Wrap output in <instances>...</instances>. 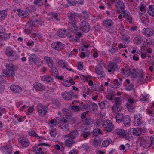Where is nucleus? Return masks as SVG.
Segmentation results:
<instances>
[{"mask_svg":"<svg viewBox=\"0 0 154 154\" xmlns=\"http://www.w3.org/2000/svg\"><path fill=\"white\" fill-rule=\"evenodd\" d=\"M79 14L77 13L70 12L68 14V17L69 20L68 25L71 27V31L75 32L78 30L76 24L78 22V17Z\"/></svg>","mask_w":154,"mask_h":154,"instance_id":"nucleus-1","label":"nucleus"},{"mask_svg":"<svg viewBox=\"0 0 154 154\" xmlns=\"http://www.w3.org/2000/svg\"><path fill=\"white\" fill-rule=\"evenodd\" d=\"M139 140L140 146L143 148H148L154 144V138L151 137L150 138V140H147L145 137H140Z\"/></svg>","mask_w":154,"mask_h":154,"instance_id":"nucleus-2","label":"nucleus"},{"mask_svg":"<svg viewBox=\"0 0 154 154\" xmlns=\"http://www.w3.org/2000/svg\"><path fill=\"white\" fill-rule=\"evenodd\" d=\"M134 125L135 126H144L145 122L142 120L141 115L140 114H137L134 115Z\"/></svg>","mask_w":154,"mask_h":154,"instance_id":"nucleus-3","label":"nucleus"},{"mask_svg":"<svg viewBox=\"0 0 154 154\" xmlns=\"http://www.w3.org/2000/svg\"><path fill=\"white\" fill-rule=\"evenodd\" d=\"M38 112L39 116L43 117L45 116L48 112V108L43 105L41 104H39L37 106Z\"/></svg>","mask_w":154,"mask_h":154,"instance_id":"nucleus-4","label":"nucleus"},{"mask_svg":"<svg viewBox=\"0 0 154 154\" xmlns=\"http://www.w3.org/2000/svg\"><path fill=\"white\" fill-rule=\"evenodd\" d=\"M103 126L105 128L104 130L106 132H111L113 130L114 128V125L109 120H105Z\"/></svg>","mask_w":154,"mask_h":154,"instance_id":"nucleus-5","label":"nucleus"},{"mask_svg":"<svg viewBox=\"0 0 154 154\" xmlns=\"http://www.w3.org/2000/svg\"><path fill=\"white\" fill-rule=\"evenodd\" d=\"M38 21L37 20L33 19L30 22H28L26 24V29L24 30L25 33L28 34L31 33L32 31V26L35 25V23L37 22Z\"/></svg>","mask_w":154,"mask_h":154,"instance_id":"nucleus-6","label":"nucleus"},{"mask_svg":"<svg viewBox=\"0 0 154 154\" xmlns=\"http://www.w3.org/2000/svg\"><path fill=\"white\" fill-rule=\"evenodd\" d=\"M102 63H99L96 66L95 69V73L100 75L101 78L104 77L105 76V73L103 70Z\"/></svg>","mask_w":154,"mask_h":154,"instance_id":"nucleus-7","label":"nucleus"},{"mask_svg":"<svg viewBox=\"0 0 154 154\" xmlns=\"http://www.w3.org/2000/svg\"><path fill=\"white\" fill-rule=\"evenodd\" d=\"M135 100L133 99L130 98L128 100L126 106L128 110L130 112H133L135 107L134 105Z\"/></svg>","mask_w":154,"mask_h":154,"instance_id":"nucleus-8","label":"nucleus"},{"mask_svg":"<svg viewBox=\"0 0 154 154\" xmlns=\"http://www.w3.org/2000/svg\"><path fill=\"white\" fill-rule=\"evenodd\" d=\"M90 26L88 22L82 21L80 24V30L85 33L88 32L90 30Z\"/></svg>","mask_w":154,"mask_h":154,"instance_id":"nucleus-9","label":"nucleus"},{"mask_svg":"<svg viewBox=\"0 0 154 154\" xmlns=\"http://www.w3.org/2000/svg\"><path fill=\"white\" fill-rule=\"evenodd\" d=\"M114 133L120 137L123 138H126L128 132L127 130L122 129L118 128L114 131Z\"/></svg>","mask_w":154,"mask_h":154,"instance_id":"nucleus-10","label":"nucleus"},{"mask_svg":"<svg viewBox=\"0 0 154 154\" xmlns=\"http://www.w3.org/2000/svg\"><path fill=\"white\" fill-rule=\"evenodd\" d=\"M114 24V22L110 19H106L103 21V26L107 29L113 27Z\"/></svg>","mask_w":154,"mask_h":154,"instance_id":"nucleus-11","label":"nucleus"},{"mask_svg":"<svg viewBox=\"0 0 154 154\" xmlns=\"http://www.w3.org/2000/svg\"><path fill=\"white\" fill-rule=\"evenodd\" d=\"M65 145L67 147H71L72 145L75 143V141L74 140L75 139H73L67 135L65 136Z\"/></svg>","mask_w":154,"mask_h":154,"instance_id":"nucleus-12","label":"nucleus"},{"mask_svg":"<svg viewBox=\"0 0 154 154\" xmlns=\"http://www.w3.org/2000/svg\"><path fill=\"white\" fill-rule=\"evenodd\" d=\"M120 13L123 14V17L126 19L130 23H131L132 19L130 14V13L128 11L124 9L121 12H120Z\"/></svg>","mask_w":154,"mask_h":154,"instance_id":"nucleus-13","label":"nucleus"},{"mask_svg":"<svg viewBox=\"0 0 154 154\" xmlns=\"http://www.w3.org/2000/svg\"><path fill=\"white\" fill-rule=\"evenodd\" d=\"M52 48L57 51L63 48L64 46L62 43L59 41L54 42L51 44Z\"/></svg>","mask_w":154,"mask_h":154,"instance_id":"nucleus-14","label":"nucleus"},{"mask_svg":"<svg viewBox=\"0 0 154 154\" xmlns=\"http://www.w3.org/2000/svg\"><path fill=\"white\" fill-rule=\"evenodd\" d=\"M115 6L118 10L120 12L125 9V4L122 0H118L116 3Z\"/></svg>","mask_w":154,"mask_h":154,"instance_id":"nucleus-15","label":"nucleus"},{"mask_svg":"<svg viewBox=\"0 0 154 154\" xmlns=\"http://www.w3.org/2000/svg\"><path fill=\"white\" fill-rule=\"evenodd\" d=\"M108 72L110 73H113L114 72L118 69L116 65L114 63H110L108 65Z\"/></svg>","mask_w":154,"mask_h":154,"instance_id":"nucleus-16","label":"nucleus"},{"mask_svg":"<svg viewBox=\"0 0 154 154\" xmlns=\"http://www.w3.org/2000/svg\"><path fill=\"white\" fill-rule=\"evenodd\" d=\"M142 32V34L148 37H150L153 34V30L150 28H146L143 29Z\"/></svg>","mask_w":154,"mask_h":154,"instance_id":"nucleus-17","label":"nucleus"},{"mask_svg":"<svg viewBox=\"0 0 154 154\" xmlns=\"http://www.w3.org/2000/svg\"><path fill=\"white\" fill-rule=\"evenodd\" d=\"M33 87L36 91H43L45 89V87L43 85L38 82L33 84Z\"/></svg>","mask_w":154,"mask_h":154,"instance_id":"nucleus-18","label":"nucleus"},{"mask_svg":"<svg viewBox=\"0 0 154 154\" xmlns=\"http://www.w3.org/2000/svg\"><path fill=\"white\" fill-rule=\"evenodd\" d=\"M18 140L24 147H27L30 144L28 140L24 137H20L18 139Z\"/></svg>","mask_w":154,"mask_h":154,"instance_id":"nucleus-19","label":"nucleus"},{"mask_svg":"<svg viewBox=\"0 0 154 154\" xmlns=\"http://www.w3.org/2000/svg\"><path fill=\"white\" fill-rule=\"evenodd\" d=\"M11 90L15 93H19L22 91V88L17 85H13L10 87Z\"/></svg>","mask_w":154,"mask_h":154,"instance_id":"nucleus-20","label":"nucleus"},{"mask_svg":"<svg viewBox=\"0 0 154 154\" xmlns=\"http://www.w3.org/2000/svg\"><path fill=\"white\" fill-rule=\"evenodd\" d=\"M79 134L78 130L76 129H74L70 131L69 133L67 136L73 139H75L78 137Z\"/></svg>","mask_w":154,"mask_h":154,"instance_id":"nucleus-21","label":"nucleus"},{"mask_svg":"<svg viewBox=\"0 0 154 154\" xmlns=\"http://www.w3.org/2000/svg\"><path fill=\"white\" fill-rule=\"evenodd\" d=\"M61 95L63 99L66 100H70L72 99V95L69 92L64 91L61 93Z\"/></svg>","mask_w":154,"mask_h":154,"instance_id":"nucleus-22","label":"nucleus"},{"mask_svg":"<svg viewBox=\"0 0 154 154\" xmlns=\"http://www.w3.org/2000/svg\"><path fill=\"white\" fill-rule=\"evenodd\" d=\"M144 133L143 130L140 128H136L134 129H133L132 133L135 136H140L142 133Z\"/></svg>","mask_w":154,"mask_h":154,"instance_id":"nucleus-23","label":"nucleus"},{"mask_svg":"<svg viewBox=\"0 0 154 154\" xmlns=\"http://www.w3.org/2000/svg\"><path fill=\"white\" fill-rule=\"evenodd\" d=\"M58 15L56 13H51L48 14L47 19L49 20L52 19H55L57 21H59V20L58 18Z\"/></svg>","mask_w":154,"mask_h":154,"instance_id":"nucleus-24","label":"nucleus"},{"mask_svg":"<svg viewBox=\"0 0 154 154\" xmlns=\"http://www.w3.org/2000/svg\"><path fill=\"white\" fill-rule=\"evenodd\" d=\"M123 124L126 126H128L130 125L131 122L130 117L128 115L125 116L122 120Z\"/></svg>","mask_w":154,"mask_h":154,"instance_id":"nucleus-25","label":"nucleus"},{"mask_svg":"<svg viewBox=\"0 0 154 154\" xmlns=\"http://www.w3.org/2000/svg\"><path fill=\"white\" fill-rule=\"evenodd\" d=\"M18 15L20 17L26 18L29 17V14L28 12L24 11H21L20 9L18 10Z\"/></svg>","mask_w":154,"mask_h":154,"instance_id":"nucleus-26","label":"nucleus"},{"mask_svg":"<svg viewBox=\"0 0 154 154\" xmlns=\"http://www.w3.org/2000/svg\"><path fill=\"white\" fill-rule=\"evenodd\" d=\"M28 59L30 63H35L37 60V57L34 54H30Z\"/></svg>","mask_w":154,"mask_h":154,"instance_id":"nucleus-27","label":"nucleus"},{"mask_svg":"<svg viewBox=\"0 0 154 154\" xmlns=\"http://www.w3.org/2000/svg\"><path fill=\"white\" fill-rule=\"evenodd\" d=\"M98 104L100 108L102 109L109 108L110 106V103L106 100H103Z\"/></svg>","mask_w":154,"mask_h":154,"instance_id":"nucleus-28","label":"nucleus"},{"mask_svg":"<svg viewBox=\"0 0 154 154\" xmlns=\"http://www.w3.org/2000/svg\"><path fill=\"white\" fill-rule=\"evenodd\" d=\"M45 62L47 64L48 66L51 67L53 66V61L51 58L48 56H45L44 57Z\"/></svg>","mask_w":154,"mask_h":154,"instance_id":"nucleus-29","label":"nucleus"},{"mask_svg":"<svg viewBox=\"0 0 154 154\" xmlns=\"http://www.w3.org/2000/svg\"><path fill=\"white\" fill-rule=\"evenodd\" d=\"M5 52L8 56H13L14 55V50L9 47L6 48Z\"/></svg>","mask_w":154,"mask_h":154,"instance_id":"nucleus-30","label":"nucleus"},{"mask_svg":"<svg viewBox=\"0 0 154 154\" xmlns=\"http://www.w3.org/2000/svg\"><path fill=\"white\" fill-rule=\"evenodd\" d=\"M6 67L9 70V71L11 72H14V71L16 70V67L12 63H7L6 65Z\"/></svg>","mask_w":154,"mask_h":154,"instance_id":"nucleus-31","label":"nucleus"},{"mask_svg":"<svg viewBox=\"0 0 154 154\" xmlns=\"http://www.w3.org/2000/svg\"><path fill=\"white\" fill-rule=\"evenodd\" d=\"M3 150L5 154H11L12 147L10 146H5L3 147Z\"/></svg>","mask_w":154,"mask_h":154,"instance_id":"nucleus-32","label":"nucleus"},{"mask_svg":"<svg viewBox=\"0 0 154 154\" xmlns=\"http://www.w3.org/2000/svg\"><path fill=\"white\" fill-rule=\"evenodd\" d=\"M90 16V13L86 10H85L82 12V13L81 15H79V17L81 18H82L85 19H88Z\"/></svg>","mask_w":154,"mask_h":154,"instance_id":"nucleus-33","label":"nucleus"},{"mask_svg":"<svg viewBox=\"0 0 154 154\" xmlns=\"http://www.w3.org/2000/svg\"><path fill=\"white\" fill-rule=\"evenodd\" d=\"M123 108L121 107V105H113L112 107V110L115 113H118L121 111Z\"/></svg>","mask_w":154,"mask_h":154,"instance_id":"nucleus-34","label":"nucleus"},{"mask_svg":"<svg viewBox=\"0 0 154 154\" xmlns=\"http://www.w3.org/2000/svg\"><path fill=\"white\" fill-rule=\"evenodd\" d=\"M1 34H2L0 35V41L6 40L7 39L9 38V35H11V33H9V35H8L7 33L4 32Z\"/></svg>","mask_w":154,"mask_h":154,"instance_id":"nucleus-35","label":"nucleus"},{"mask_svg":"<svg viewBox=\"0 0 154 154\" xmlns=\"http://www.w3.org/2000/svg\"><path fill=\"white\" fill-rule=\"evenodd\" d=\"M147 76H145L144 75H140L139 77V81L141 84L144 83L147 80Z\"/></svg>","mask_w":154,"mask_h":154,"instance_id":"nucleus-36","label":"nucleus"},{"mask_svg":"<svg viewBox=\"0 0 154 154\" xmlns=\"http://www.w3.org/2000/svg\"><path fill=\"white\" fill-rule=\"evenodd\" d=\"M84 124L86 125H90L93 124L94 120L91 118H86L83 122Z\"/></svg>","mask_w":154,"mask_h":154,"instance_id":"nucleus-37","label":"nucleus"},{"mask_svg":"<svg viewBox=\"0 0 154 154\" xmlns=\"http://www.w3.org/2000/svg\"><path fill=\"white\" fill-rule=\"evenodd\" d=\"M122 79V78H119L118 79H115L113 81V83L115 85L114 88H118L119 86L121 84Z\"/></svg>","mask_w":154,"mask_h":154,"instance_id":"nucleus-38","label":"nucleus"},{"mask_svg":"<svg viewBox=\"0 0 154 154\" xmlns=\"http://www.w3.org/2000/svg\"><path fill=\"white\" fill-rule=\"evenodd\" d=\"M123 114L121 113H118L116 117V121L118 123L121 122L123 120Z\"/></svg>","mask_w":154,"mask_h":154,"instance_id":"nucleus-39","label":"nucleus"},{"mask_svg":"<svg viewBox=\"0 0 154 154\" xmlns=\"http://www.w3.org/2000/svg\"><path fill=\"white\" fill-rule=\"evenodd\" d=\"M7 15V12L5 10L0 11V20L4 19Z\"/></svg>","mask_w":154,"mask_h":154,"instance_id":"nucleus-40","label":"nucleus"},{"mask_svg":"<svg viewBox=\"0 0 154 154\" xmlns=\"http://www.w3.org/2000/svg\"><path fill=\"white\" fill-rule=\"evenodd\" d=\"M14 74V72H10V71H9L8 72L7 71L5 70H3L2 73V74L3 76H11L13 75Z\"/></svg>","mask_w":154,"mask_h":154,"instance_id":"nucleus-41","label":"nucleus"},{"mask_svg":"<svg viewBox=\"0 0 154 154\" xmlns=\"http://www.w3.org/2000/svg\"><path fill=\"white\" fill-rule=\"evenodd\" d=\"M66 31L63 29H59L57 32V35L60 37H64L66 35Z\"/></svg>","mask_w":154,"mask_h":154,"instance_id":"nucleus-42","label":"nucleus"},{"mask_svg":"<svg viewBox=\"0 0 154 154\" xmlns=\"http://www.w3.org/2000/svg\"><path fill=\"white\" fill-rule=\"evenodd\" d=\"M148 12L150 15L154 17V5L149 6Z\"/></svg>","mask_w":154,"mask_h":154,"instance_id":"nucleus-43","label":"nucleus"},{"mask_svg":"<svg viewBox=\"0 0 154 154\" xmlns=\"http://www.w3.org/2000/svg\"><path fill=\"white\" fill-rule=\"evenodd\" d=\"M112 140L110 139H108L104 141L101 146L102 147H106L112 142Z\"/></svg>","mask_w":154,"mask_h":154,"instance_id":"nucleus-44","label":"nucleus"},{"mask_svg":"<svg viewBox=\"0 0 154 154\" xmlns=\"http://www.w3.org/2000/svg\"><path fill=\"white\" fill-rule=\"evenodd\" d=\"M62 124V125L61 126V129L65 131H68L69 130V126L68 123H63Z\"/></svg>","mask_w":154,"mask_h":154,"instance_id":"nucleus-45","label":"nucleus"},{"mask_svg":"<svg viewBox=\"0 0 154 154\" xmlns=\"http://www.w3.org/2000/svg\"><path fill=\"white\" fill-rule=\"evenodd\" d=\"M115 103L113 105H117L119 106L121 105V99L119 97L115 98L114 99Z\"/></svg>","mask_w":154,"mask_h":154,"instance_id":"nucleus-46","label":"nucleus"},{"mask_svg":"<svg viewBox=\"0 0 154 154\" xmlns=\"http://www.w3.org/2000/svg\"><path fill=\"white\" fill-rule=\"evenodd\" d=\"M42 80L46 82H50L52 80V78L51 77L48 75H45L41 78Z\"/></svg>","mask_w":154,"mask_h":154,"instance_id":"nucleus-47","label":"nucleus"},{"mask_svg":"<svg viewBox=\"0 0 154 154\" xmlns=\"http://www.w3.org/2000/svg\"><path fill=\"white\" fill-rule=\"evenodd\" d=\"M50 126L51 127V128L50 131V135L53 137H55L57 134L56 130L55 129H54L52 128L53 127L52 126Z\"/></svg>","mask_w":154,"mask_h":154,"instance_id":"nucleus-48","label":"nucleus"},{"mask_svg":"<svg viewBox=\"0 0 154 154\" xmlns=\"http://www.w3.org/2000/svg\"><path fill=\"white\" fill-rule=\"evenodd\" d=\"M83 102L81 103V105H79L80 110L84 111L85 109H86L88 108V106L87 104H83Z\"/></svg>","mask_w":154,"mask_h":154,"instance_id":"nucleus-49","label":"nucleus"},{"mask_svg":"<svg viewBox=\"0 0 154 154\" xmlns=\"http://www.w3.org/2000/svg\"><path fill=\"white\" fill-rule=\"evenodd\" d=\"M51 67V72L52 75L54 77H56L57 75V69L52 66Z\"/></svg>","mask_w":154,"mask_h":154,"instance_id":"nucleus-50","label":"nucleus"},{"mask_svg":"<svg viewBox=\"0 0 154 154\" xmlns=\"http://www.w3.org/2000/svg\"><path fill=\"white\" fill-rule=\"evenodd\" d=\"M33 151L35 152V154H44V152L42 150L41 148H37L35 149Z\"/></svg>","mask_w":154,"mask_h":154,"instance_id":"nucleus-51","label":"nucleus"},{"mask_svg":"<svg viewBox=\"0 0 154 154\" xmlns=\"http://www.w3.org/2000/svg\"><path fill=\"white\" fill-rule=\"evenodd\" d=\"M93 132L94 136H98L101 133V130L100 129L96 128L94 130Z\"/></svg>","mask_w":154,"mask_h":154,"instance_id":"nucleus-52","label":"nucleus"},{"mask_svg":"<svg viewBox=\"0 0 154 154\" xmlns=\"http://www.w3.org/2000/svg\"><path fill=\"white\" fill-rule=\"evenodd\" d=\"M135 42L136 44H140L143 41V39L140 37H136L135 38Z\"/></svg>","mask_w":154,"mask_h":154,"instance_id":"nucleus-53","label":"nucleus"},{"mask_svg":"<svg viewBox=\"0 0 154 154\" xmlns=\"http://www.w3.org/2000/svg\"><path fill=\"white\" fill-rule=\"evenodd\" d=\"M58 64L63 68H64L66 66V63L62 60H60L58 61Z\"/></svg>","mask_w":154,"mask_h":154,"instance_id":"nucleus-54","label":"nucleus"},{"mask_svg":"<svg viewBox=\"0 0 154 154\" xmlns=\"http://www.w3.org/2000/svg\"><path fill=\"white\" fill-rule=\"evenodd\" d=\"M68 3L71 5L75 6L76 5L77 3V1L76 0H67Z\"/></svg>","mask_w":154,"mask_h":154,"instance_id":"nucleus-55","label":"nucleus"},{"mask_svg":"<svg viewBox=\"0 0 154 154\" xmlns=\"http://www.w3.org/2000/svg\"><path fill=\"white\" fill-rule=\"evenodd\" d=\"M90 133L89 131H84L83 133L81 134V136L83 137L84 138L86 139L88 135H90Z\"/></svg>","mask_w":154,"mask_h":154,"instance_id":"nucleus-56","label":"nucleus"},{"mask_svg":"<svg viewBox=\"0 0 154 154\" xmlns=\"http://www.w3.org/2000/svg\"><path fill=\"white\" fill-rule=\"evenodd\" d=\"M29 135L30 136H34L36 137H38L39 138V137L37 134L36 132L34 130H32L28 132Z\"/></svg>","mask_w":154,"mask_h":154,"instance_id":"nucleus-57","label":"nucleus"},{"mask_svg":"<svg viewBox=\"0 0 154 154\" xmlns=\"http://www.w3.org/2000/svg\"><path fill=\"white\" fill-rule=\"evenodd\" d=\"M133 72L131 73V76L133 78H136L137 76L138 72L136 71V70L135 69H133Z\"/></svg>","mask_w":154,"mask_h":154,"instance_id":"nucleus-58","label":"nucleus"},{"mask_svg":"<svg viewBox=\"0 0 154 154\" xmlns=\"http://www.w3.org/2000/svg\"><path fill=\"white\" fill-rule=\"evenodd\" d=\"M139 9L140 11L143 13H141V14H142L145 12L146 11V9L145 8V6L144 5H141L139 8Z\"/></svg>","mask_w":154,"mask_h":154,"instance_id":"nucleus-59","label":"nucleus"},{"mask_svg":"<svg viewBox=\"0 0 154 154\" xmlns=\"http://www.w3.org/2000/svg\"><path fill=\"white\" fill-rule=\"evenodd\" d=\"M71 110H73L75 112L80 111L79 106H71Z\"/></svg>","mask_w":154,"mask_h":154,"instance_id":"nucleus-60","label":"nucleus"},{"mask_svg":"<svg viewBox=\"0 0 154 154\" xmlns=\"http://www.w3.org/2000/svg\"><path fill=\"white\" fill-rule=\"evenodd\" d=\"M34 3L39 6H41L43 4L42 0H34Z\"/></svg>","mask_w":154,"mask_h":154,"instance_id":"nucleus-61","label":"nucleus"},{"mask_svg":"<svg viewBox=\"0 0 154 154\" xmlns=\"http://www.w3.org/2000/svg\"><path fill=\"white\" fill-rule=\"evenodd\" d=\"M60 106L59 102L57 100H55L53 103V106L55 108H58Z\"/></svg>","mask_w":154,"mask_h":154,"instance_id":"nucleus-62","label":"nucleus"},{"mask_svg":"<svg viewBox=\"0 0 154 154\" xmlns=\"http://www.w3.org/2000/svg\"><path fill=\"white\" fill-rule=\"evenodd\" d=\"M117 50V48L115 46H112L111 49H109V51L112 53H115Z\"/></svg>","mask_w":154,"mask_h":154,"instance_id":"nucleus-63","label":"nucleus"},{"mask_svg":"<svg viewBox=\"0 0 154 154\" xmlns=\"http://www.w3.org/2000/svg\"><path fill=\"white\" fill-rule=\"evenodd\" d=\"M126 90L130 91L133 88V85L132 84L126 85Z\"/></svg>","mask_w":154,"mask_h":154,"instance_id":"nucleus-64","label":"nucleus"}]
</instances>
